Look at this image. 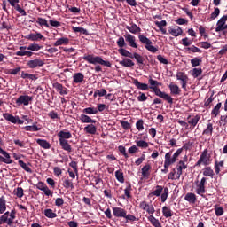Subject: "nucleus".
I'll list each match as a JSON object with an SVG mask.
<instances>
[{
    "label": "nucleus",
    "mask_w": 227,
    "mask_h": 227,
    "mask_svg": "<svg viewBox=\"0 0 227 227\" xmlns=\"http://www.w3.org/2000/svg\"><path fill=\"white\" fill-rule=\"evenodd\" d=\"M133 84H135V86H136V88H137V90H141L142 91H146V90H150V87L148 86V84L141 83V82H139V80H137V79L134 80Z\"/></svg>",
    "instance_id": "b1692460"
},
{
    "label": "nucleus",
    "mask_w": 227,
    "mask_h": 227,
    "mask_svg": "<svg viewBox=\"0 0 227 227\" xmlns=\"http://www.w3.org/2000/svg\"><path fill=\"white\" fill-rule=\"evenodd\" d=\"M120 65H121V67H125L128 68H132V67H134L136 64L134 63V61H132V59H124L122 60H121Z\"/></svg>",
    "instance_id": "c85d7f7f"
},
{
    "label": "nucleus",
    "mask_w": 227,
    "mask_h": 227,
    "mask_svg": "<svg viewBox=\"0 0 227 227\" xmlns=\"http://www.w3.org/2000/svg\"><path fill=\"white\" fill-rule=\"evenodd\" d=\"M36 24H39V26H44L45 27H49V23L47 22V20L43 18H37Z\"/></svg>",
    "instance_id": "e2e57ef3"
},
{
    "label": "nucleus",
    "mask_w": 227,
    "mask_h": 227,
    "mask_svg": "<svg viewBox=\"0 0 227 227\" xmlns=\"http://www.w3.org/2000/svg\"><path fill=\"white\" fill-rule=\"evenodd\" d=\"M68 43H70V39L67 37H61L54 43V47H59V45H68Z\"/></svg>",
    "instance_id": "cd10ccee"
},
{
    "label": "nucleus",
    "mask_w": 227,
    "mask_h": 227,
    "mask_svg": "<svg viewBox=\"0 0 227 227\" xmlns=\"http://www.w3.org/2000/svg\"><path fill=\"white\" fill-rule=\"evenodd\" d=\"M53 88L59 93V95H68V90L59 82L53 83Z\"/></svg>",
    "instance_id": "f3484780"
},
{
    "label": "nucleus",
    "mask_w": 227,
    "mask_h": 227,
    "mask_svg": "<svg viewBox=\"0 0 227 227\" xmlns=\"http://www.w3.org/2000/svg\"><path fill=\"white\" fill-rule=\"evenodd\" d=\"M63 187H65V189H74V182L69 178H66L63 182Z\"/></svg>",
    "instance_id": "864d4df0"
},
{
    "label": "nucleus",
    "mask_w": 227,
    "mask_h": 227,
    "mask_svg": "<svg viewBox=\"0 0 227 227\" xmlns=\"http://www.w3.org/2000/svg\"><path fill=\"white\" fill-rule=\"evenodd\" d=\"M191 65L192 67H200V65H201V59H199V58H193L192 60H191Z\"/></svg>",
    "instance_id": "69168bd1"
},
{
    "label": "nucleus",
    "mask_w": 227,
    "mask_h": 227,
    "mask_svg": "<svg viewBox=\"0 0 227 227\" xmlns=\"http://www.w3.org/2000/svg\"><path fill=\"white\" fill-rule=\"evenodd\" d=\"M59 141H67V139H72V133L67 130H60L58 133Z\"/></svg>",
    "instance_id": "dca6fc26"
},
{
    "label": "nucleus",
    "mask_w": 227,
    "mask_h": 227,
    "mask_svg": "<svg viewBox=\"0 0 227 227\" xmlns=\"http://www.w3.org/2000/svg\"><path fill=\"white\" fill-rule=\"evenodd\" d=\"M0 162H4V164H12L13 160H12V158L10 157V154L8 156H0Z\"/></svg>",
    "instance_id": "0e129e2a"
},
{
    "label": "nucleus",
    "mask_w": 227,
    "mask_h": 227,
    "mask_svg": "<svg viewBox=\"0 0 227 227\" xmlns=\"http://www.w3.org/2000/svg\"><path fill=\"white\" fill-rule=\"evenodd\" d=\"M21 78L22 79H29L30 81H35L36 80V75L29 74V73H21Z\"/></svg>",
    "instance_id": "6e6d98bb"
},
{
    "label": "nucleus",
    "mask_w": 227,
    "mask_h": 227,
    "mask_svg": "<svg viewBox=\"0 0 227 227\" xmlns=\"http://www.w3.org/2000/svg\"><path fill=\"white\" fill-rule=\"evenodd\" d=\"M168 196H169V188L165 187L163 189V192L160 194L161 203H166V200H168Z\"/></svg>",
    "instance_id": "37998d69"
},
{
    "label": "nucleus",
    "mask_w": 227,
    "mask_h": 227,
    "mask_svg": "<svg viewBox=\"0 0 227 227\" xmlns=\"http://www.w3.org/2000/svg\"><path fill=\"white\" fill-rule=\"evenodd\" d=\"M147 221L151 223L152 226L162 227V223H160V221H159V219L155 218V216L153 215L147 216Z\"/></svg>",
    "instance_id": "bb28decb"
},
{
    "label": "nucleus",
    "mask_w": 227,
    "mask_h": 227,
    "mask_svg": "<svg viewBox=\"0 0 227 227\" xmlns=\"http://www.w3.org/2000/svg\"><path fill=\"white\" fill-rule=\"evenodd\" d=\"M149 84L150 90H153V91L157 97H160V98H163V100H166L168 104H173V98H171L169 94L162 92V90H160V89L158 88V86H161L160 82H157V80L150 78Z\"/></svg>",
    "instance_id": "f257e3e1"
},
{
    "label": "nucleus",
    "mask_w": 227,
    "mask_h": 227,
    "mask_svg": "<svg viewBox=\"0 0 227 227\" xmlns=\"http://www.w3.org/2000/svg\"><path fill=\"white\" fill-rule=\"evenodd\" d=\"M175 162L176 161L173 158V152L167 153L165 154V160H164L165 167L168 168V166H171L172 164H175Z\"/></svg>",
    "instance_id": "6ab92c4d"
},
{
    "label": "nucleus",
    "mask_w": 227,
    "mask_h": 227,
    "mask_svg": "<svg viewBox=\"0 0 227 227\" xmlns=\"http://www.w3.org/2000/svg\"><path fill=\"white\" fill-rule=\"evenodd\" d=\"M205 185H207V178L202 177L200 184H197L195 192L199 196H201V198H205V192H207V190L205 189Z\"/></svg>",
    "instance_id": "423d86ee"
},
{
    "label": "nucleus",
    "mask_w": 227,
    "mask_h": 227,
    "mask_svg": "<svg viewBox=\"0 0 227 227\" xmlns=\"http://www.w3.org/2000/svg\"><path fill=\"white\" fill-rule=\"evenodd\" d=\"M221 168H224V161H215V172L216 175L221 173Z\"/></svg>",
    "instance_id": "c03bdc74"
},
{
    "label": "nucleus",
    "mask_w": 227,
    "mask_h": 227,
    "mask_svg": "<svg viewBox=\"0 0 227 227\" xmlns=\"http://www.w3.org/2000/svg\"><path fill=\"white\" fill-rule=\"evenodd\" d=\"M112 210L114 217H127V211L121 207H114Z\"/></svg>",
    "instance_id": "2eb2a0df"
},
{
    "label": "nucleus",
    "mask_w": 227,
    "mask_h": 227,
    "mask_svg": "<svg viewBox=\"0 0 227 227\" xmlns=\"http://www.w3.org/2000/svg\"><path fill=\"white\" fill-rule=\"evenodd\" d=\"M214 169H212L211 167H206L203 169V176H209L210 178H214Z\"/></svg>",
    "instance_id": "ea45409f"
},
{
    "label": "nucleus",
    "mask_w": 227,
    "mask_h": 227,
    "mask_svg": "<svg viewBox=\"0 0 227 227\" xmlns=\"http://www.w3.org/2000/svg\"><path fill=\"white\" fill-rule=\"evenodd\" d=\"M86 134H97V127L93 124H89L84 128Z\"/></svg>",
    "instance_id": "e433bc0d"
},
{
    "label": "nucleus",
    "mask_w": 227,
    "mask_h": 227,
    "mask_svg": "<svg viewBox=\"0 0 227 227\" xmlns=\"http://www.w3.org/2000/svg\"><path fill=\"white\" fill-rule=\"evenodd\" d=\"M15 210H12L10 212H5L1 217H0V224H8V226H12L13 224V221L15 220Z\"/></svg>",
    "instance_id": "20e7f679"
},
{
    "label": "nucleus",
    "mask_w": 227,
    "mask_h": 227,
    "mask_svg": "<svg viewBox=\"0 0 227 227\" xmlns=\"http://www.w3.org/2000/svg\"><path fill=\"white\" fill-rule=\"evenodd\" d=\"M136 59L137 63H138V65H143V63H145L143 56H141L137 52L132 53V59Z\"/></svg>",
    "instance_id": "3c124183"
},
{
    "label": "nucleus",
    "mask_w": 227,
    "mask_h": 227,
    "mask_svg": "<svg viewBox=\"0 0 227 227\" xmlns=\"http://www.w3.org/2000/svg\"><path fill=\"white\" fill-rule=\"evenodd\" d=\"M201 74H203V70L201 68H193L192 69V77H194V79H196L197 77H200V75H201Z\"/></svg>",
    "instance_id": "680f3d73"
},
{
    "label": "nucleus",
    "mask_w": 227,
    "mask_h": 227,
    "mask_svg": "<svg viewBox=\"0 0 227 227\" xmlns=\"http://www.w3.org/2000/svg\"><path fill=\"white\" fill-rule=\"evenodd\" d=\"M25 38L26 40H30L31 42H40V40L45 42L44 36L40 32L30 33Z\"/></svg>",
    "instance_id": "9b49d317"
},
{
    "label": "nucleus",
    "mask_w": 227,
    "mask_h": 227,
    "mask_svg": "<svg viewBox=\"0 0 227 227\" xmlns=\"http://www.w3.org/2000/svg\"><path fill=\"white\" fill-rule=\"evenodd\" d=\"M115 177H116V180H118V182H120V184L125 183V177L123 176V171L117 170L115 172Z\"/></svg>",
    "instance_id": "8fccbe9b"
},
{
    "label": "nucleus",
    "mask_w": 227,
    "mask_h": 227,
    "mask_svg": "<svg viewBox=\"0 0 227 227\" xmlns=\"http://www.w3.org/2000/svg\"><path fill=\"white\" fill-rule=\"evenodd\" d=\"M18 164L20 166V168H22V169H24V171H27V173H33L31 168H29V166H27V164H26L23 160H20Z\"/></svg>",
    "instance_id": "603ef678"
},
{
    "label": "nucleus",
    "mask_w": 227,
    "mask_h": 227,
    "mask_svg": "<svg viewBox=\"0 0 227 227\" xmlns=\"http://www.w3.org/2000/svg\"><path fill=\"white\" fill-rule=\"evenodd\" d=\"M139 207L141 210H144L145 212L149 214V215H153V214H155V207L153 204H149L148 202H146V200L141 201Z\"/></svg>",
    "instance_id": "6e6552de"
},
{
    "label": "nucleus",
    "mask_w": 227,
    "mask_h": 227,
    "mask_svg": "<svg viewBox=\"0 0 227 227\" xmlns=\"http://www.w3.org/2000/svg\"><path fill=\"white\" fill-rule=\"evenodd\" d=\"M3 117L4 118V120H6L7 121H10L11 123H18V125H24V121L20 120L19 116H13L12 114H3Z\"/></svg>",
    "instance_id": "9d476101"
},
{
    "label": "nucleus",
    "mask_w": 227,
    "mask_h": 227,
    "mask_svg": "<svg viewBox=\"0 0 227 227\" xmlns=\"http://www.w3.org/2000/svg\"><path fill=\"white\" fill-rule=\"evenodd\" d=\"M227 15H223L216 23L215 32L221 33V31H224V27L226 26Z\"/></svg>",
    "instance_id": "f8f14e48"
},
{
    "label": "nucleus",
    "mask_w": 227,
    "mask_h": 227,
    "mask_svg": "<svg viewBox=\"0 0 227 227\" xmlns=\"http://www.w3.org/2000/svg\"><path fill=\"white\" fill-rule=\"evenodd\" d=\"M214 133V125L212 123H207V128L203 130V136H212Z\"/></svg>",
    "instance_id": "72a5a7b5"
},
{
    "label": "nucleus",
    "mask_w": 227,
    "mask_h": 227,
    "mask_svg": "<svg viewBox=\"0 0 227 227\" xmlns=\"http://www.w3.org/2000/svg\"><path fill=\"white\" fill-rule=\"evenodd\" d=\"M42 47L43 46H40V44L35 43L29 44L27 49V51H40V49H42Z\"/></svg>",
    "instance_id": "13d9d810"
},
{
    "label": "nucleus",
    "mask_w": 227,
    "mask_h": 227,
    "mask_svg": "<svg viewBox=\"0 0 227 227\" xmlns=\"http://www.w3.org/2000/svg\"><path fill=\"white\" fill-rule=\"evenodd\" d=\"M177 81H180L182 88L184 91H187V82H189V76L184 72H177L176 75Z\"/></svg>",
    "instance_id": "0eeeda50"
},
{
    "label": "nucleus",
    "mask_w": 227,
    "mask_h": 227,
    "mask_svg": "<svg viewBox=\"0 0 227 227\" xmlns=\"http://www.w3.org/2000/svg\"><path fill=\"white\" fill-rule=\"evenodd\" d=\"M185 201H188L191 205H194L196 201H198V198L196 197V193L188 192L184 196Z\"/></svg>",
    "instance_id": "412c9836"
},
{
    "label": "nucleus",
    "mask_w": 227,
    "mask_h": 227,
    "mask_svg": "<svg viewBox=\"0 0 227 227\" xmlns=\"http://www.w3.org/2000/svg\"><path fill=\"white\" fill-rule=\"evenodd\" d=\"M222 106H223L222 103H218L211 111V114H212V116H214V118H217V116L219 115V113H221Z\"/></svg>",
    "instance_id": "4c0bfd02"
},
{
    "label": "nucleus",
    "mask_w": 227,
    "mask_h": 227,
    "mask_svg": "<svg viewBox=\"0 0 227 227\" xmlns=\"http://www.w3.org/2000/svg\"><path fill=\"white\" fill-rule=\"evenodd\" d=\"M36 143L39 145V146H41V148H43L44 150H49V148H51V144L47 140L37 139Z\"/></svg>",
    "instance_id": "c9c22d12"
},
{
    "label": "nucleus",
    "mask_w": 227,
    "mask_h": 227,
    "mask_svg": "<svg viewBox=\"0 0 227 227\" xmlns=\"http://www.w3.org/2000/svg\"><path fill=\"white\" fill-rule=\"evenodd\" d=\"M162 215L166 217V219H169V217H173V211L171 207L168 206H164L162 207Z\"/></svg>",
    "instance_id": "2f4dec72"
},
{
    "label": "nucleus",
    "mask_w": 227,
    "mask_h": 227,
    "mask_svg": "<svg viewBox=\"0 0 227 227\" xmlns=\"http://www.w3.org/2000/svg\"><path fill=\"white\" fill-rule=\"evenodd\" d=\"M168 88L170 90L171 95H180V93H182V90H180V87L176 84L170 83Z\"/></svg>",
    "instance_id": "a878e982"
},
{
    "label": "nucleus",
    "mask_w": 227,
    "mask_h": 227,
    "mask_svg": "<svg viewBox=\"0 0 227 227\" xmlns=\"http://www.w3.org/2000/svg\"><path fill=\"white\" fill-rule=\"evenodd\" d=\"M126 42L129 43V47L133 49H137V43H136V36L132 35L131 34H126L124 35Z\"/></svg>",
    "instance_id": "ddd939ff"
},
{
    "label": "nucleus",
    "mask_w": 227,
    "mask_h": 227,
    "mask_svg": "<svg viewBox=\"0 0 227 227\" xmlns=\"http://www.w3.org/2000/svg\"><path fill=\"white\" fill-rule=\"evenodd\" d=\"M6 212V199L4 196L0 197V214Z\"/></svg>",
    "instance_id": "58836bf2"
},
{
    "label": "nucleus",
    "mask_w": 227,
    "mask_h": 227,
    "mask_svg": "<svg viewBox=\"0 0 227 227\" xmlns=\"http://www.w3.org/2000/svg\"><path fill=\"white\" fill-rule=\"evenodd\" d=\"M83 59L84 61H88L90 65H103L111 68V62L103 60L100 56L84 55Z\"/></svg>",
    "instance_id": "f03ea898"
},
{
    "label": "nucleus",
    "mask_w": 227,
    "mask_h": 227,
    "mask_svg": "<svg viewBox=\"0 0 227 227\" xmlns=\"http://www.w3.org/2000/svg\"><path fill=\"white\" fill-rule=\"evenodd\" d=\"M80 120H81L82 123H97V121L91 119V117H90L84 114H82L80 115Z\"/></svg>",
    "instance_id": "7c9ffc66"
},
{
    "label": "nucleus",
    "mask_w": 227,
    "mask_h": 227,
    "mask_svg": "<svg viewBox=\"0 0 227 227\" xmlns=\"http://www.w3.org/2000/svg\"><path fill=\"white\" fill-rule=\"evenodd\" d=\"M150 169H152V166L150 164L145 165L142 168V176L144 178H148V176H150Z\"/></svg>",
    "instance_id": "f704fd0d"
},
{
    "label": "nucleus",
    "mask_w": 227,
    "mask_h": 227,
    "mask_svg": "<svg viewBox=\"0 0 227 227\" xmlns=\"http://www.w3.org/2000/svg\"><path fill=\"white\" fill-rule=\"evenodd\" d=\"M138 40L141 42V43H145V47L149 52H157L159 49L157 47L152 45V40L148 39V37L143 35H138Z\"/></svg>",
    "instance_id": "39448f33"
},
{
    "label": "nucleus",
    "mask_w": 227,
    "mask_h": 227,
    "mask_svg": "<svg viewBox=\"0 0 227 227\" xmlns=\"http://www.w3.org/2000/svg\"><path fill=\"white\" fill-rule=\"evenodd\" d=\"M126 29L132 35H137L138 33H141V27L136 25V23H131L130 26H126Z\"/></svg>",
    "instance_id": "4be33fe9"
},
{
    "label": "nucleus",
    "mask_w": 227,
    "mask_h": 227,
    "mask_svg": "<svg viewBox=\"0 0 227 227\" xmlns=\"http://www.w3.org/2000/svg\"><path fill=\"white\" fill-rule=\"evenodd\" d=\"M74 33H82V35H88V30L82 27H72Z\"/></svg>",
    "instance_id": "4d7b16f0"
},
{
    "label": "nucleus",
    "mask_w": 227,
    "mask_h": 227,
    "mask_svg": "<svg viewBox=\"0 0 227 227\" xmlns=\"http://www.w3.org/2000/svg\"><path fill=\"white\" fill-rule=\"evenodd\" d=\"M184 52H193V53L200 52V53H201V50L200 48L192 45L191 47L185 48Z\"/></svg>",
    "instance_id": "bf43d9fd"
},
{
    "label": "nucleus",
    "mask_w": 227,
    "mask_h": 227,
    "mask_svg": "<svg viewBox=\"0 0 227 227\" xmlns=\"http://www.w3.org/2000/svg\"><path fill=\"white\" fill-rule=\"evenodd\" d=\"M33 102V97L27 95H21L16 99L18 106H29Z\"/></svg>",
    "instance_id": "1a4fd4ad"
},
{
    "label": "nucleus",
    "mask_w": 227,
    "mask_h": 227,
    "mask_svg": "<svg viewBox=\"0 0 227 227\" xmlns=\"http://www.w3.org/2000/svg\"><path fill=\"white\" fill-rule=\"evenodd\" d=\"M117 45L118 47H120V49H123V47H125L126 43L125 38H123V36L119 37V39L117 40Z\"/></svg>",
    "instance_id": "338daca9"
},
{
    "label": "nucleus",
    "mask_w": 227,
    "mask_h": 227,
    "mask_svg": "<svg viewBox=\"0 0 227 227\" xmlns=\"http://www.w3.org/2000/svg\"><path fill=\"white\" fill-rule=\"evenodd\" d=\"M201 164H203V166H210V164H212V156L210 155V153H208V149H205L202 152L195 166L200 168Z\"/></svg>",
    "instance_id": "7ed1b4c3"
},
{
    "label": "nucleus",
    "mask_w": 227,
    "mask_h": 227,
    "mask_svg": "<svg viewBox=\"0 0 227 227\" xmlns=\"http://www.w3.org/2000/svg\"><path fill=\"white\" fill-rule=\"evenodd\" d=\"M24 129L27 132H38V130H40V128H38V126L36 125H32V126H25Z\"/></svg>",
    "instance_id": "052dcab7"
},
{
    "label": "nucleus",
    "mask_w": 227,
    "mask_h": 227,
    "mask_svg": "<svg viewBox=\"0 0 227 227\" xmlns=\"http://www.w3.org/2000/svg\"><path fill=\"white\" fill-rule=\"evenodd\" d=\"M44 215L45 217H48V219H56V217H58V215L54 213L52 209H45Z\"/></svg>",
    "instance_id": "79ce46f5"
},
{
    "label": "nucleus",
    "mask_w": 227,
    "mask_h": 227,
    "mask_svg": "<svg viewBox=\"0 0 227 227\" xmlns=\"http://www.w3.org/2000/svg\"><path fill=\"white\" fill-rule=\"evenodd\" d=\"M215 214L216 215V217H221V215H223L224 214V208H223V207L221 206H215Z\"/></svg>",
    "instance_id": "5fc2aeb1"
},
{
    "label": "nucleus",
    "mask_w": 227,
    "mask_h": 227,
    "mask_svg": "<svg viewBox=\"0 0 227 227\" xmlns=\"http://www.w3.org/2000/svg\"><path fill=\"white\" fill-rule=\"evenodd\" d=\"M168 33L175 37L182 36V35L184 34V30H182V27H180L179 26L170 27H168Z\"/></svg>",
    "instance_id": "4468645a"
},
{
    "label": "nucleus",
    "mask_w": 227,
    "mask_h": 227,
    "mask_svg": "<svg viewBox=\"0 0 227 227\" xmlns=\"http://www.w3.org/2000/svg\"><path fill=\"white\" fill-rule=\"evenodd\" d=\"M84 114H98L97 107H87L82 110Z\"/></svg>",
    "instance_id": "a19ab883"
},
{
    "label": "nucleus",
    "mask_w": 227,
    "mask_h": 227,
    "mask_svg": "<svg viewBox=\"0 0 227 227\" xmlns=\"http://www.w3.org/2000/svg\"><path fill=\"white\" fill-rule=\"evenodd\" d=\"M187 168V165L184 161L180 160L176 168V170H177V176H182V174L184 173V169Z\"/></svg>",
    "instance_id": "393cba45"
},
{
    "label": "nucleus",
    "mask_w": 227,
    "mask_h": 227,
    "mask_svg": "<svg viewBox=\"0 0 227 227\" xmlns=\"http://www.w3.org/2000/svg\"><path fill=\"white\" fill-rule=\"evenodd\" d=\"M178 171L176 168H174L169 174H168V180H180V176H177Z\"/></svg>",
    "instance_id": "49530a36"
},
{
    "label": "nucleus",
    "mask_w": 227,
    "mask_h": 227,
    "mask_svg": "<svg viewBox=\"0 0 227 227\" xmlns=\"http://www.w3.org/2000/svg\"><path fill=\"white\" fill-rule=\"evenodd\" d=\"M221 13V10L219 8H215L214 12L211 13L210 17L208 18V20L212 22V20H215L217 17H219V14Z\"/></svg>",
    "instance_id": "de8ad7c7"
},
{
    "label": "nucleus",
    "mask_w": 227,
    "mask_h": 227,
    "mask_svg": "<svg viewBox=\"0 0 227 227\" xmlns=\"http://www.w3.org/2000/svg\"><path fill=\"white\" fill-rule=\"evenodd\" d=\"M200 120H201V115L196 114L192 119L188 120V123L192 127H196L198 125Z\"/></svg>",
    "instance_id": "473e14b6"
},
{
    "label": "nucleus",
    "mask_w": 227,
    "mask_h": 227,
    "mask_svg": "<svg viewBox=\"0 0 227 227\" xmlns=\"http://www.w3.org/2000/svg\"><path fill=\"white\" fill-rule=\"evenodd\" d=\"M136 145H137V148H142V149H146L150 146L148 142L145 140H137Z\"/></svg>",
    "instance_id": "a18cd8bd"
},
{
    "label": "nucleus",
    "mask_w": 227,
    "mask_h": 227,
    "mask_svg": "<svg viewBox=\"0 0 227 227\" xmlns=\"http://www.w3.org/2000/svg\"><path fill=\"white\" fill-rule=\"evenodd\" d=\"M73 82H74V84L84 82V74H82V73H74L73 74Z\"/></svg>",
    "instance_id": "5701e85b"
},
{
    "label": "nucleus",
    "mask_w": 227,
    "mask_h": 227,
    "mask_svg": "<svg viewBox=\"0 0 227 227\" xmlns=\"http://www.w3.org/2000/svg\"><path fill=\"white\" fill-rule=\"evenodd\" d=\"M162 191H164V187L160 185H156L155 190L151 192L148 195L147 198H153V196H156L159 198L162 194Z\"/></svg>",
    "instance_id": "aec40b11"
},
{
    "label": "nucleus",
    "mask_w": 227,
    "mask_h": 227,
    "mask_svg": "<svg viewBox=\"0 0 227 227\" xmlns=\"http://www.w3.org/2000/svg\"><path fill=\"white\" fill-rule=\"evenodd\" d=\"M145 122L143 121V120H138L136 123V127L137 129L141 131V130H145Z\"/></svg>",
    "instance_id": "774afa93"
},
{
    "label": "nucleus",
    "mask_w": 227,
    "mask_h": 227,
    "mask_svg": "<svg viewBox=\"0 0 227 227\" xmlns=\"http://www.w3.org/2000/svg\"><path fill=\"white\" fill-rule=\"evenodd\" d=\"M59 145L62 148V150H65V152H72V145L68 144V140H59Z\"/></svg>",
    "instance_id": "c756f323"
},
{
    "label": "nucleus",
    "mask_w": 227,
    "mask_h": 227,
    "mask_svg": "<svg viewBox=\"0 0 227 227\" xmlns=\"http://www.w3.org/2000/svg\"><path fill=\"white\" fill-rule=\"evenodd\" d=\"M119 54H121V56H124V58H130L132 59V52L129 51L128 50H125L123 48H120L118 50Z\"/></svg>",
    "instance_id": "09e8293b"
},
{
    "label": "nucleus",
    "mask_w": 227,
    "mask_h": 227,
    "mask_svg": "<svg viewBox=\"0 0 227 227\" xmlns=\"http://www.w3.org/2000/svg\"><path fill=\"white\" fill-rule=\"evenodd\" d=\"M44 62L40 59H35L27 62L28 68H36L37 67H43Z\"/></svg>",
    "instance_id": "a211bd4d"
}]
</instances>
